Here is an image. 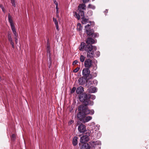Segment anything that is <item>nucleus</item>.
Here are the masks:
<instances>
[{
  "label": "nucleus",
  "instance_id": "obj_20",
  "mask_svg": "<svg viewBox=\"0 0 149 149\" xmlns=\"http://www.w3.org/2000/svg\"><path fill=\"white\" fill-rule=\"evenodd\" d=\"M8 21L10 23V24H13V20L12 19V18L11 16H10V14H8Z\"/></svg>",
  "mask_w": 149,
  "mask_h": 149
},
{
  "label": "nucleus",
  "instance_id": "obj_46",
  "mask_svg": "<svg viewBox=\"0 0 149 149\" xmlns=\"http://www.w3.org/2000/svg\"><path fill=\"white\" fill-rule=\"evenodd\" d=\"M97 81L96 82L95 81L94 83H93V84H94L95 85H97Z\"/></svg>",
  "mask_w": 149,
  "mask_h": 149
},
{
  "label": "nucleus",
  "instance_id": "obj_4",
  "mask_svg": "<svg viewBox=\"0 0 149 149\" xmlns=\"http://www.w3.org/2000/svg\"><path fill=\"white\" fill-rule=\"evenodd\" d=\"M89 24H88L85 26L86 31L87 35L89 36H92L94 38L97 37L99 36V35L98 33H94V30L93 29H91V28L93 27L95 23L93 22L90 21Z\"/></svg>",
  "mask_w": 149,
  "mask_h": 149
},
{
  "label": "nucleus",
  "instance_id": "obj_39",
  "mask_svg": "<svg viewBox=\"0 0 149 149\" xmlns=\"http://www.w3.org/2000/svg\"><path fill=\"white\" fill-rule=\"evenodd\" d=\"M47 49H50V46L49 45V44H47Z\"/></svg>",
  "mask_w": 149,
  "mask_h": 149
},
{
  "label": "nucleus",
  "instance_id": "obj_47",
  "mask_svg": "<svg viewBox=\"0 0 149 149\" xmlns=\"http://www.w3.org/2000/svg\"><path fill=\"white\" fill-rule=\"evenodd\" d=\"M54 4L57 3V2L56 1V0H53Z\"/></svg>",
  "mask_w": 149,
  "mask_h": 149
},
{
  "label": "nucleus",
  "instance_id": "obj_43",
  "mask_svg": "<svg viewBox=\"0 0 149 149\" xmlns=\"http://www.w3.org/2000/svg\"><path fill=\"white\" fill-rule=\"evenodd\" d=\"M53 21L54 22H56V21H57L56 20V18H55L54 17H53Z\"/></svg>",
  "mask_w": 149,
  "mask_h": 149
},
{
  "label": "nucleus",
  "instance_id": "obj_15",
  "mask_svg": "<svg viewBox=\"0 0 149 149\" xmlns=\"http://www.w3.org/2000/svg\"><path fill=\"white\" fill-rule=\"evenodd\" d=\"M78 138L77 136H74L72 139L73 144L74 146H76L77 143Z\"/></svg>",
  "mask_w": 149,
  "mask_h": 149
},
{
  "label": "nucleus",
  "instance_id": "obj_17",
  "mask_svg": "<svg viewBox=\"0 0 149 149\" xmlns=\"http://www.w3.org/2000/svg\"><path fill=\"white\" fill-rule=\"evenodd\" d=\"M82 20L81 22L83 24H86L88 22V19L85 18H84V17H82Z\"/></svg>",
  "mask_w": 149,
  "mask_h": 149
},
{
  "label": "nucleus",
  "instance_id": "obj_42",
  "mask_svg": "<svg viewBox=\"0 0 149 149\" xmlns=\"http://www.w3.org/2000/svg\"><path fill=\"white\" fill-rule=\"evenodd\" d=\"M54 24L55 25H58V22L57 21H56V22H54Z\"/></svg>",
  "mask_w": 149,
  "mask_h": 149
},
{
  "label": "nucleus",
  "instance_id": "obj_33",
  "mask_svg": "<svg viewBox=\"0 0 149 149\" xmlns=\"http://www.w3.org/2000/svg\"><path fill=\"white\" fill-rule=\"evenodd\" d=\"M17 36L15 37V42L16 44H17Z\"/></svg>",
  "mask_w": 149,
  "mask_h": 149
},
{
  "label": "nucleus",
  "instance_id": "obj_16",
  "mask_svg": "<svg viewBox=\"0 0 149 149\" xmlns=\"http://www.w3.org/2000/svg\"><path fill=\"white\" fill-rule=\"evenodd\" d=\"M47 55L49 56V58L50 61L51 59V54L50 53V49H47Z\"/></svg>",
  "mask_w": 149,
  "mask_h": 149
},
{
  "label": "nucleus",
  "instance_id": "obj_37",
  "mask_svg": "<svg viewBox=\"0 0 149 149\" xmlns=\"http://www.w3.org/2000/svg\"><path fill=\"white\" fill-rule=\"evenodd\" d=\"M55 4L56 5V9L58 8V2L55 3Z\"/></svg>",
  "mask_w": 149,
  "mask_h": 149
},
{
  "label": "nucleus",
  "instance_id": "obj_23",
  "mask_svg": "<svg viewBox=\"0 0 149 149\" xmlns=\"http://www.w3.org/2000/svg\"><path fill=\"white\" fill-rule=\"evenodd\" d=\"M95 133V134H93V135L95 136V137H96L97 138H100V137L101 134L100 132H97V135H96V133Z\"/></svg>",
  "mask_w": 149,
  "mask_h": 149
},
{
  "label": "nucleus",
  "instance_id": "obj_5",
  "mask_svg": "<svg viewBox=\"0 0 149 149\" xmlns=\"http://www.w3.org/2000/svg\"><path fill=\"white\" fill-rule=\"evenodd\" d=\"M92 58H88L86 59L84 62V65L86 68L90 69L91 67L93 68V69L94 70H96L97 68V66L96 64L93 65V61L91 59Z\"/></svg>",
  "mask_w": 149,
  "mask_h": 149
},
{
  "label": "nucleus",
  "instance_id": "obj_11",
  "mask_svg": "<svg viewBox=\"0 0 149 149\" xmlns=\"http://www.w3.org/2000/svg\"><path fill=\"white\" fill-rule=\"evenodd\" d=\"M86 9V5L84 3L80 4L78 8V11L85 10Z\"/></svg>",
  "mask_w": 149,
  "mask_h": 149
},
{
  "label": "nucleus",
  "instance_id": "obj_19",
  "mask_svg": "<svg viewBox=\"0 0 149 149\" xmlns=\"http://www.w3.org/2000/svg\"><path fill=\"white\" fill-rule=\"evenodd\" d=\"M95 81L96 82L97 80H94L93 81H89L88 82V84L87 85L88 86V88L90 86V85H93V83H94V82Z\"/></svg>",
  "mask_w": 149,
  "mask_h": 149
},
{
  "label": "nucleus",
  "instance_id": "obj_34",
  "mask_svg": "<svg viewBox=\"0 0 149 149\" xmlns=\"http://www.w3.org/2000/svg\"><path fill=\"white\" fill-rule=\"evenodd\" d=\"M0 7L2 9L3 11L5 12V11L4 10V7L2 4H0Z\"/></svg>",
  "mask_w": 149,
  "mask_h": 149
},
{
  "label": "nucleus",
  "instance_id": "obj_24",
  "mask_svg": "<svg viewBox=\"0 0 149 149\" xmlns=\"http://www.w3.org/2000/svg\"><path fill=\"white\" fill-rule=\"evenodd\" d=\"M16 139V135L14 134H12L11 136V140L12 141H14Z\"/></svg>",
  "mask_w": 149,
  "mask_h": 149
},
{
  "label": "nucleus",
  "instance_id": "obj_32",
  "mask_svg": "<svg viewBox=\"0 0 149 149\" xmlns=\"http://www.w3.org/2000/svg\"><path fill=\"white\" fill-rule=\"evenodd\" d=\"M13 33L15 35V37L17 36V34L16 30L12 31Z\"/></svg>",
  "mask_w": 149,
  "mask_h": 149
},
{
  "label": "nucleus",
  "instance_id": "obj_27",
  "mask_svg": "<svg viewBox=\"0 0 149 149\" xmlns=\"http://www.w3.org/2000/svg\"><path fill=\"white\" fill-rule=\"evenodd\" d=\"M8 40L9 41V42H11V41H13L10 35L9 34H8Z\"/></svg>",
  "mask_w": 149,
  "mask_h": 149
},
{
  "label": "nucleus",
  "instance_id": "obj_55",
  "mask_svg": "<svg viewBox=\"0 0 149 149\" xmlns=\"http://www.w3.org/2000/svg\"><path fill=\"white\" fill-rule=\"evenodd\" d=\"M93 0V1H94L95 0Z\"/></svg>",
  "mask_w": 149,
  "mask_h": 149
},
{
  "label": "nucleus",
  "instance_id": "obj_2",
  "mask_svg": "<svg viewBox=\"0 0 149 149\" xmlns=\"http://www.w3.org/2000/svg\"><path fill=\"white\" fill-rule=\"evenodd\" d=\"M95 42L94 40L91 38H87L86 41L87 45H86L85 51L87 53V57L88 58H93L95 55V51L97 49V47L95 46L92 45V44Z\"/></svg>",
  "mask_w": 149,
  "mask_h": 149
},
{
  "label": "nucleus",
  "instance_id": "obj_22",
  "mask_svg": "<svg viewBox=\"0 0 149 149\" xmlns=\"http://www.w3.org/2000/svg\"><path fill=\"white\" fill-rule=\"evenodd\" d=\"M85 57L83 55H81L80 58V61L81 62H83L84 61H85Z\"/></svg>",
  "mask_w": 149,
  "mask_h": 149
},
{
  "label": "nucleus",
  "instance_id": "obj_41",
  "mask_svg": "<svg viewBox=\"0 0 149 149\" xmlns=\"http://www.w3.org/2000/svg\"><path fill=\"white\" fill-rule=\"evenodd\" d=\"M97 73L95 72L93 73V76H94L95 77H96L97 75Z\"/></svg>",
  "mask_w": 149,
  "mask_h": 149
},
{
  "label": "nucleus",
  "instance_id": "obj_36",
  "mask_svg": "<svg viewBox=\"0 0 149 149\" xmlns=\"http://www.w3.org/2000/svg\"><path fill=\"white\" fill-rule=\"evenodd\" d=\"M78 62L77 60H75L73 62L72 64L73 65H75L78 63Z\"/></svg>",
  "mask_w": 149,
  "mask_h": 149
},
{
  "label": "nucleus",
  "instance_id": "obj_44",
  "mask_svg": "<svg viewBox=\"0 0 149 149\" xmlns=\"http://www.w3.org/2000/svg\"><path fill=\"white\" fill-rule=\"evenodd\" d=\"M56 17L58 19L59 18V14H56Z\"/></svg>",
  "mask_w": 149,
  "mask_h": 149
},
{
  "label": "nucleus",
  "instance_id": "obj_48",
  "mask_svg": "<svg viewBox=\"0 0 149 149\" xmlns=\"http://www.w3.org/2000/svg\"><path fill=\"white\" fill-rule=\"evenodd\" d=\"M47 44H49V39H47Z\"/></svg>",
  "mask_w": 149,
  "mask_h": 149
},
{
  "label": "nucleus",
  "instance_id": "obj_1",
  "mask_svg": "<svg viewBox=\"0 0 149 149\" xmlns=\"http://www.w3.org/2000/svg\"><path fill=\"white\" fill-rule=\"evenodd\" d=\"M87 106L85 105H81L78 107L79 112L77 113V118L80 121L84 123L88 122L92 119L91 116L85 117L86 115L89 114L93 115L94 113L93 110H89Z\"/></svg>",
  "mask_w": 149,
  "mask_h": 149
},
{
  "label": "nucleus",
  "instance_id": "obj_10",
  "mask_svg": "<svg viewBox=\"0 0 149 149\" xmlns=\"http://www.w3.org/2000/svg\"><path fill=\"white\" fill-rule=\"evenodd\" d=\"M88 80L86 78H84L83 77H81L79 78L78 80L79 84L81 85H84L86 82H87Z\"/></svg>",
  "mask_w": 149,
  "mask_h": 149
},
{
  "label": "nucleus",
  "instance_id": "obj_35",
  "mask_svg": "<svg viewBox=\"0 0 149 149\" xmlns=\"http://www.w3.org/2000/svg\"><path fill=\"white\" fill-rule=\"evenodd\" d=\"M90 0H82L83 2L84 3H85L88 2Z\"/></svg>",
  "mask_w": 149,
  "mask_h": 149
},
{
  "label": "nucleus",
  "instance_id": "obj_25",
  "mask_svg": "<svg viewBox=\"0 0 149 149\" xmlns=\"http://www.w3.org/2000/svg\"><path fill=\"white\" fill-rule=\"evenodd\" d=\"M95 55L94 57V56H95L96 57H98L100 56V52L98 51H97L95 53Z\"/></svg>",
  "mask_w": 149,
  "mask_h": 149
},
{
  "label": "nucleus",
  "instance_id": "obj_28",
  "mask_svg": "<svg viewBox=\"0 0 149 149\" xmlns=\"http://www.w3.org/2000/svg\"><path fill=\"white\" fill-rule=\"evenodd\" d=\"M11 3L12 4L13 6L15 7V0H10Z\"/></svg>",
  "mask_w": 149,
  "mask_h": 149
},
{
  "label": "nucleus",
  "instance_id": "obj_9",
  "mask_svg": "<svg viewBox=\"0 0 149 149\" xmlns=\"http://www.w3.org/2000/svg\"><path fill=\"white\" fill-rule=\"evenodd\" d=\"M78 130L80 133H84L88 131L86 130V126L82 124H81L79 126Z\"/></svg>",
  "mask_w": 149,
  "mask_h": 149
},
{
  "label": "nucleus",
  "instance_id": "obj_26",
  "mask_svg": "<svg viewBox=\"0 0 149 149\" xmlns=\"http://www.w3.org/2000/svg\"><path fill=\"white\" fill-rule=\"evenodd\" d=\"M10 25L11 29L12 31H13V30H16L15 28V26L14 25L13 23L12 24H10Z\"/></svg>",
  "mask_w": 149,
  "mask_h": 149
},
{
  "label": "nucleus",
  "instance_id": "obj_21",
  "mask_svg": "<svg viewBox=\"0 0 149 149\" xmlns=\"http://www.w3.org/2000/svg\"><path fill=\"white\" fill-rule=\"evenodd\" d=\"M88 8H91V9L94 10L95 8V7L94 5L90 4H89V5H88Z\"/></svg>",
  "mask_w": 149,
  "mask_h": 149
},
{
  "label": "nucleus",
  "instance_id": "obj_38",
  "mask_svg": "<svg viewBox=\"0 0 149 149\" xmlns=\"http://www.w3.org/2000/svg\"><path fill=\"white\" fill-rule=\"evenodd\" d=\"M56 27V29L57 31L59 30V26L58 25H55Z\"/></svg>",
  "mask_w": 149,
  "mask_h": 149
},
{
  "label": "nucleus",
  "instance_id": "obj_6",
  "mask_svg": "<svg viewBox=\"0 0 149 149\" xmlns=\"http://www.w3.org/2000/svg\"><path fill=\"white\" fill-rule=\"evenodd\" d=\"M82 75L87 79H90L91 78V74H90L89 69L85 68L82 70Z\"/></svg>",
  "mask_w": 149,
  "mask_h": 149
},
{
  "label": "nucleus",
  "instance_id": "obj_31",
  "mask_svg": "<svg viewBox=\"0 0 149 149\" xmlns=\"http://www.w3.org/2000/svg\"><path fill=\"white\" fill-rule=\"evenodd\" d=\"M10 43L12 47V48H14V47H15L14 44V43L13 42V41H12L11 42H10Z\"/></svg>",
  "mask_w": 149,
  "mask_h": 149
},
{
  "label": "nucleus",
  "instance_id": "obj_18",
  "mask_svg": "<svg viewBox=\"0 0 149 149\" xmlns=\"http://www.w3.org/2000/svg\"><path fill=\"white\" fill-rule=\"evenodd\" d=\"M77 30L79 31H80L82 30V27L80 23H79L77 24Z\"/></svg>",
  "mask_w": 149,
  "mask_h": 149
},
{
  "label": "nucleus",
  "instance_id": "obj_29",
  "mask_svg": "<svg viewBox=\"0 0 149 149\" xmlns=\"http://www.w3.org/2000/svg\"><path fill=\"white\" fill-rule=\"evenodd\" d=\"M76 89V88L75 87H73L72 89V90L71 91L70 93H71L72 94L73 93H74V91H75V90Z\"/></svg>",
  "mask_w": 149,
  "mask_h": 149
},
{
  "label": "nucleus",
  "instance_id": "obj_8",
  "mask_svg": "<svg viewBox=\"0 0 149 149\" xmlns=\"http://www.w3.org/2000/svg\"><path fill=\"white\" fill-rule=\"evenodd\" d=\"M78 13H77V12H74V17H76L78 19H80V16L82 17H84V14L83 10L78 11Z\"/></svg>",
  "mask_w": 149,
  "mask_h": 149
},
{
  "label": "nucleus",
  "instance_id": "obj_13",
  "mask_svg": "<svg viewBox=\"0 0 149 149\" xmlns=\"http://www.w3.org/2000/svg\"><path fill=\"white\" fill-rule=\"evenodd\" d=\"M90 147L88 143L85 144L82 146L81 149H90Z\"/></svg>",
  "mask_w": 149,
  "mask_h": 149
},
{
  "label": "nucleus",
  "instance_id": "obj_45",
  "mask_svg": "<svg viewBox=\"0 0 149 149\" xmlns=\"http://www.w3.org/2000/svg\"><path fill=\"white\" fill-rule=\"evenodd\" d=\"M95 98V96L94 95H93L92 96V99H94Z\"/></svg>",
  "mask_w": 149,
  "mask_h": 149
},
{
  "label": "nucleus",
  "instance_id": "obj_51",
  "mask_svg": "<svg viewBox=\"0 0 149 149\" xmlns=\"http://www.w3.org/2000/svg\"><path fill=\"white\" fill-rule=\"evenodd\" d=\"M99 142H99H99V141H98V142H97V141H96V142Z\"/></svg>",
  "mask_w": 149,
  "mask_h": 149
},
{
  "label": "nucleus",
  "instance_id": "obj_49",
  "mask_svg": "<svg viewBox=\"0 0 149 149\" xmlns=\"http://www.w3.org/2000/svg\"><path fill=\"white\" fill-rule=\"evenodd\" d=\"M70 124H71L72 123H73V121H72V120H71V121H70ZM69 123H70V122H69Z\"/></svg>",
  "mask_w": 149,
  "mask_h": 149
},
{
  "label": "nucleus",
  "instance_id": "obj_53",
  "mask_svg": "<svg viewBox=\"0 0 149 149\" xmlns=\"http://www.w3.org/2000/svg\"><path fill=\"white\" fill-rule=\"evenodd\" d=\"M50 65H49V68H50Z\"/></svg>",
  "mask_w": 149,
  "mask_h": 149
},
{
  "label": "nucleus",
  "instance_id": "obj_40",
  "mask_svg": "<svg viewBox=\"0 0 149 149\" xmlns=\"http://www.w3.org/2000/svg\"><path fill=\"white\" fill-rule=\"evenodd\" d=\"M56 9V14H59V11L58 10V8Z\"/></svg>",
  "mask_w": 149,
  "mask_h": 149
},
{
  "label": "nucleus",
  "instance_id": "obj_50",
  "mask_svg": "<svg viewBox=\"0 0 149 149\" xmlns=\"http://www.w3.org/2000/svg\"><path fill=\"white\" fill-rule=\"evenodd\" d=\"M105 12H106V13H107V10H106V11H105Z\"/></svg>",
  "mask_w": 149,
  "mask_h": 149
},
{
  "label": "nucleus",
  "instance_id": "obj_3",
  "mask_svg": "<svg viewBox=\"0 0 149 149\" xmlns=\"http://www.w3.org/2000/svg\"><path fill=\"white\" fill-rule=\"evenodd\" d=\"M84 91V88L81 86L77 88L76 90L77 93L80 94L79 96V99L80 101L83 102L84 105L86 106L93 105V101L90 100L91 97V95L89 94H87L85 93H82Z\"/></svg>",
  "mask_w": 149,
  "mask_h": 149
},
{
  "label": "nucleus",
  "instance_id": "obj_52",
  "mask_svg": "<svg viewBox=\"0 0 149 149\" xmlns=\"http://www.w3.org/2000/svg\"><path fill=\"white\" fill-rule=\"evenodd\" d=\"M50 65H49V68H50Z\"/></svg>",
  "mask_w": 149,
  "mask_h": 149
},
{
  "label": "nucleus",
  "instance_id": "obj_30",
  "mask_svg": "<svg viewBox=\"0 0 149 149\" xmlns=\"http://www.w3.org/2000/svg\"><path fill=\"white\" fill-rule=\"evenodd\" d=\"M79 69H80L79 68L77 67L73 70V72H75V73L79 71Z\"/></svg>",
  "mask_w": 149,
  "mask_h": 149
},
{
  "label": "nucleus",
  "instance_id": "obj_14",
  "mask_svg": "<svg viewBox=\"0 0 149 149\" xmlns=\"http://www.w3.org/2000/svg\"><path fill=\"white\" fill-rule=\"evenodd\" d=\"M86 44L84 42H81V45L79 47V50L81 51H82L84 49V48H85L86 46Z\"/></svg>",
  "mask_w": 149,
  "mask_h": 149
},
{
  "label": "nucleus",
  "instance_id": "obj_7",
  "mask_svg": "<svg viewBox=\"0 0 149 149\" xmlns=\"http://www.w3.org/2000/svg\"><path fill=\"white\" fill-rule=\"evenodd\" d=\"M91 132L90 130H88L86 131L85 133L86 134L85 135H84L81 137L80 138V142L81 143H84L87 142L89 141V138L88 136L91 135Z\"/></svg>",
  "mask_w": 149,
  "mask_h": 149
},
{
  "label": "nucleus",
  "instance_id": "obj_54",
  "mask_svg": "<svg viewBox=\"0 0 149 149\" xmlns=\"http://www.w3.org/2000/svg\"><path fill=\"white\" fill-rule=\"evenodd\" d=\"M50 65H49V68H50Z\"/></svg>",
  "mask_w": 149,
  "mask_h": 149
},
{
  "label": "nucleus",
  "instance_id": "obj_12",
  "mask_svg": "<svg viewBox=\"0 0 149 149\" xmlns=\"http://www.w3.org/2000/svg\"><path fill=\"white\" fill-rule=\"evenodd\" d=\"M97 88L95 87L91 86L88 89V91L90 93H94L97 92Z\"/></svg>",
  "mask_w": 149,
  "mask_h": 149
}]
</instances>
